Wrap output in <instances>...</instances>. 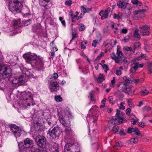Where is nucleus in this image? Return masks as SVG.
<instances>
[{"instance_id": "1", "label": "nucleus", "mask_w": 152, "mask_h": 152, "mask_svg": "<svg viewBox=\"0 0 152 152\" xmlns=\"http://www.w3.org/2000/svg\"><path fill=\"white\" fill-rule=\"evenodd\" d=\"M58 119L61 123L64 126L66 127L64 131L65 134L67 136H70L71 134L72 133V131L71 129V125L70 124V121L69 119H65V118H68L70 117L72 118V114L71 112L69 111L68 108H66L65 110H61L60 111L58 110Z\"/></svg>"}, {"instance_id": "2", "label": "nucleus", "mask_w": 152, "mask_h": 152, "mask_svg": "<svg viewBox=\"0 0 152 152\" xmlns=\"http://www.w3.org/2000/svg\"><path fill=\"white\" fill-rule=\"evenodd\" d=\"M21 95L22 97L19 102L20 106H22L23 105L25 106H30L35 104L31 92L28 91L23 92L21 93Z\"/></svg>"}, {"instance_id": "3", "label": "nucleus", "mask_w": 152, "mask_h": 152, "mask_svg": "<svg viewBox=\"0 0 152 152\" xmlns=\"http://www.w3.org/2000/svg\"><path fill=\"white\" fill-rule=\"evenodd\" d=\"M96 105L93 106L89 110V113L86 117V120L88 124L95 122L98 119L97 114V108Z\"/></svg>"}, {"instance_id": "4", "label": "nucleus", "mask_w": 152, "mask_h": 152, "mask_svg": "<svg viewBox=\"0 0 152 152\" xmlns=\"http://www.w3.org/2000/svg\"><path fill=\"white\" fill-rule=\"evenodd\" d=\"M28 77L26 76L19 74H16L12 77L11 80L13 86H15L17 85H23L27 81Z\"/></svg>"}, {"instance_id": "5", "label": "nucleus", "mask_w": 152, "mask_h": 152, "mask_svg": "<svg viewBox=\"0 0 152 152\" xmlns=\"http://www.w3.org/2000/svg\"><path fill=\"white\" fill-rule=\"evenodd\" d=\"M34 141L29 138H27L24 140L23 142L18 144V146L21 151H24L28 148L33 149L34 148Z\"/></svg>"}, {"instance_id": "6", "label": "nucleus", "mask_w": 152, "mask_h": 152, "mask_svg": "<svg viewBox=\"0 0 152 152\" xmlns=\"http://www.w3.org/2000/svg\"><path fill=\"white\" fill-rule=\"evenodd\" d=\"M61 132L60 127L56 126L53 128L51 130L49 129L48 131V134L53 139L58 137Z\"/></svg>"}, {"instance_id": "7", "label": "nucleus", "mask_w": 152, "mask_h": 152, "mask_svg": "<svg viewBox=\"0 0 152 152\" xmlns=\"http://www.w3.org/2000/svg\"><path fill=\"white\" fill-rule=\"evenodd\" d=\"M23 57L26 60V62L30 63L32 61H36L38 57L35 53L28 52L23 55Z\"/></svg>"}, {"instance_id": "8", "label": "nucleus", "mask_w": 152, "mask_h": 152, "mask_svg": "<svg viewBox=\"0 0 152 152\" xmlns=\"http://www.w3.org/2000/svg\"><path fill=\"white\" fill-rule=\"evenodd\" d=\"M45 61L43 58L40 56L38 58L35 63L36 68L38 70L43 71L45 69Z\"/></svg>"}, {"instance_id": "9", "label": "nucleus", "mask_w": 152, "mask_h": 152, "mask_svg": "<svg viewBox=\"0 0 152 152\" xmlns=\"http://www.w3.org/2000/svg\"><path fill=\"white\" fill-rule=\"evenodd\" d=\"M64 152H80V151L78 147L70 143H67L64 147Z\"/></svg>"}, {"instance_id": "10", "label": "nucleus", "mask_w": 152, "mask_h": 152, "mask_svg": "<svg viewBox=\"0 0 152 152\" xmlns=\"http://www.w3.org/2000/svg\"><path fill=\"white\" fill-rule=\"evenodd\" d=\"M35 141L38 146L41 148L45 147L46 140L44 136L40 135L37 136Z\"/></svg>"}, {"instance_id": "11", "label": "nucleus", "mask_w": 152, "mask_h": 152, "mask_svg": "<svg viewBox=\"0 0 152 152\" xmlns=\"http://www.w3.org/2000/svg\"><path fill=\"white\" fill-rule=\"evenodd\" d=\"M9 127L11 131L16 138L20 136L21 130L19 127L13 124L9 125Z\"/></svg>"}, {"instance_id": "12", "label": "nucleus", "mask_w": 152, "mask_h": 152, "mask_svg": "<svg viewBox=\"0 0 152 152\" xmlns=\"http://www.w3.org/2000/svg\"><path fill=\"white\" fill-rule=\"evenodd\" d=\"M129 0H121L117 3V6L120 8L125 9L127 7V10H131L132 7L130 4L128 3Z\"/></svg>"}, {"instance_id": "13", "label": "nucleus", "mask_w": 152, "mask_h": 152, "mask_svg": "<svg viewBox=\"0 0 152 152\" xmlns=\"http://www.w3.org/2000/svg\"><path fill=\"white\" fill-rule=\"evenodd\" d=\"M140 31L141 34L143 36H148L150 35V32L149 30L150 29V27L146 24H144L140 26L139 27Z\"/></svg>"}, {"instance_id": "14", "label": "nucleus", "mask_w": 152, "mask_h": 152, "mask_svg": "<svg viewBox=\"0 0 152 152\" xmlns=\"http://www.w3.org/2000/svg\"><path fill=\"white\" fill-rule=\"evenodd\" d=\"M11 70L9 67L3 66L0 70V75L1 74L4 77H7L9 76Z\"/></svg>"}, {"instance_id": "15", "label": "nucleus", "mask_w": 152, "mask_h": 152, "mask_svg": "<svg viewBox=\"0 0 152 152\" xmlns=\"http://www.w3.org/2000/svg\"><path fill=\"white\" fill-rule=\"evenodd\" d=\"M145 12L146 10H135L132 15V17L134 20L138 19L144 16L143 13Z\"/></svg>"}, {"instance_id": "16", "label": "nucleus", "mask_w": 152, "mask_h": 152, "mask_svg": "<svg viewBox=\"0 0 152 152\" xmlns=\"http://www.w3.org/2000/svg\"><path fill=\"white\" fill-rule=\"evenodd\" d=\"M50 0H39V5L45 7V9L48 10L50 9L52 6V4H49Z\"/></svg>"}, {"instance_id": "17", "label": "nucleus", "mask_w": 152, "mask_h": 152, "mask_svg": "<svg viewBox=\"0 0 152 152\" xmlns=\"http://www.w3.org/2000/svg\"><path fill=\"white\" fill-rule=\"evenodd\" d=\"M121 86L122 87L121 91L126 93L129 94L131 91L130 87L126 83H121L118 85V87Z\"/></svg>"}, {"instance_id": "18", "label": "nucleus", "mask_w": 152, "mask_h": 152, "mask_svg": "<svg viewBox=\"0 0 152 152\" xmlns=\"http://www.w3.org/2000/svg\"><path fill=\"white\" fill-rule=\"evenodd\" d=\"M127 132L129 134H132L134 132V134L138 136H140L141 137L142 136L140 133V131L137 128L135 127L134 128L132 127H129L127 129Z\"/></svg>"}, {"instance_id": "19", "label": "nucleus", "mask_w": 152, "mask_h": 152, "mask_svg": "<svg viewBox=\"0 0 152 152\" xmlns=\"http://www.w3.org/2000/svg\"><path fill=\"white\" fill-rule=\"evenodd\" d=\"M49 88L51 92L56 91L59 89V85L56 81L50 83Z\"/></svg>"}, {"instance_id": "20", "label": "nucleus", "mask_w": 152, "mask_h": 152, "mask_svg": "<svg viewBox=\"0 0 152 152\" xmlns=\"http://www.w3.org/2000/svg\"><path fill=\"white\" fill-rule=\"evenodd\" d=\"M110 12V10H101L99 13V15L101 16L102 20L106 18Z\"/></svg>"}, {"instance_id": "21", "label": "nucleus", "mask_w": 152, "mask_h": 152, "mask_svg": "<svg viewBox=\"0 0 152 152\" xmlns=\"http://www.w3.org/2000/svg\"><path fill=\"white\" fill-rule=\"evenodd\" d=\"M143 66V64H139L137 63L135 64L134 66L131 68L130 70V72L133 73L136 71L138 68H142Z\"/></svg>"}, {"instance_id": "22", "label": "nucleus", "mask_w": 152, "mask_h": 152, "mask_svg": "<svg viewBox=\"0 0 152 152\" xmlns=\"http://www.w3.org/2000/svg\"><path fill=\"white\" fill-rule=\"evenodd\" d=\"M97 134L98 133L96 130H93L92 134H90L91 140L95 141V142L97 141L98 140Z\"/></svg>"}, {"instance_id": "23", "label": "nucleus", "mask_w": 152, "mask_h": 152, "mask_svg": "<svg viewBox=\"0 0 152 152\" xmlns=\"http://www.w3.org/2000/svg\"><path fill=\"white\" fill-rule=\"evenodd\" d=\"M53 146L51 148V152H58V145L55 143H53Z\"/></svg>"}, {"instance_id": "24", "label": "nucleus", "mask_w": 152, "mask_h": 152, "mask_svg": "<svg viewBox=\"0 0 152 152\" xmlns=\"http://www.w3.org/2000/svg\"><path fill=\"white\" fill-rule=\"evenodd\" d=\"M105 80L104 75L102 74H99L98 77V79L97 80V83H101Z\"/></svg>"}, {"instance_id": "25", "label": "nucleus", "mask_w": 152, "mask_h": 152, "mask_svg": "<svg viewBox=\"0 0 152 152\" xmlns=\"http://www.w3.org/2000/svg\"><path fill=\"white\" fill-rule=\"evenodd\" d=\"M115 121V123L117 122L119 124H122L124 122V120L123 118L120 117L116 118L115 117H113L112 118Z\"/></svg>"}, {"instance_id": "26", "label": "nucleus", "mask_w": 152, "mask_h": 152, "mask_svg": "<svg viewBox=\"0 0 152 152\" xmlns=\"http://www.w3.org/2000/svg\"><path fill=\"white\" fill-rule=\"evenodd\" d=\"M130 116V120L132 123L134 125L136 124L137 123L138 119L132 114H131Z\"/></svg>"}, {"instance_id": "27", "label": "nucleus", "mask_w": 152, "mask_h": 152, "mask_svg": "<svg viewBox=\"0 0 152 152\" xmlns=\"http://www.w3.org/2000/svg\"><path fill=\"white\" fill-rule=\"evenodd\" d=\"M141 45L140 43L138 42H135L133 45L134 49L132 50V52L134 53L135 50L138 49L140 47Z\"/></svg>"}, {"instance_id": "28", "label": "nucleus", "mask_w": 152, "mask_h": 152, "mask_svg": "<svg viewBox=\"0 0 152 152\" xmlns=\"http://www.w3.org/2000/svg\"><path fill=\"white\" fill-rule=\"evenodd\" d=\"M111 57V58L113 60H115V62L116 63H118L120 61V60L118 59L117 56H116L115 53L114 52H113L110 54Z\"/></svg>"}, {"instance_id": "29", "label": "nucleus", "mask_w": 152, "mask_h": 152, "mask_svg": "<svg viewBox=\"0 0 152 152\" xmlns=\"http://www.w3.org/2000/svg\"><path fill=\"white\" fill-rule=\"evenodd\" d=\"M131 2L133 4L136 5L138 8H140L142 6V3L137 0H132Z\"/></svg>"}, {"instance_id": "30", "label": "nucleus", "mask_w": 152, "mask_h": 152, "mask_svg": "<svg viewBox=\"0 0 152 152\" xmlns=\"http://www.w3.org/2000/svg\"><path fill=\"white\" fill-rule=\"evenodd\" d=\"M149 93V91L146 89H143L141 90L140 92V94L143 96L148 95Z\"/></svg>"}, {"instance_id": "31", "label": "nucleus", "mask_w": 152, "mask_h": 152, "mask_svg": "<svg viewBox=\"0 0 152 152\" xmlns=\"http://www.w3.org/2000/svg\"><path fill=\"white\" fill-rule=\"evenodd\" d=\"M144 80L143 78H141L139 79H134L133 81V82L136 84H140L143 82Z\"/></svg>"}, {"instance_id": "32", "label": "nucleus", "mask_w": 152, "mask_h": 152, "mask_svg": "<svg viewBox=\"0 0 152 152\" xmlns=\"http://www.w3.org/2000/svg\"><path fill=\"white\" fill-rule=\"evenodd\" d=\"M134 36L137 38L140 39V35L139 33V30L136 29L134 32Z\"/></svg>"}, {"instance_id": "33", "label": "nucleus", "mask_w": 152, "mask_h": 152, "mask_svg": "<svg viewBox=\"0 0 152 152\" xmlns=\"http://www.w3.org/2000/svg\"><path fill=\"white\" fill-rule=\"evenodd\" d=\"M83 10V12L82 11V12L80 14V16L77 17H76V18H77L76 19L77 20H79L80 18H82L83 17V15H84V14L85 13H86L87 12H88L89 10Z\"/></svg>"}, {"instance_id": "34", "label": "nucleus", "mask_w": 152, "mask_h": 152, "mask_svg": "<svg viewBox=\"0 0 152 152\" xmlns=\"http://www.w3.org/2000/svg\"><path fill=\"white\" fill-rule=\"evenodd\" d=\"M123 79L125 82L126 83H132V81L130 79V78L128 77L125 76L124 77Z\"/></svg>"}, {"instance_id": "35", "label": "nucleus", "mask_w": 152, "mask_h": 152, "mask_svg": "<svg viewBox=\"0 0 152 152\" xmlns=\"http://www.w3.org/2000/svg\"><path fill=\"white\" fill-rule=\"evenodd\" d=\"M117 56L118 57V59H120L122 55V54L121 52L120 51V50L119 49H117Z\"/></svg>"}, {"instance_id": "36", "label": "nucleus", "mask_w": 152, "mask_h": 152, "mask_svg": "<svg viewBox=\"0 0 152 152\" xmlns=\"http://www.w3.org/2000/svg\"><path fill=\"white\" fill-rule=\"evenodd\" d=\"M14 26H18L21 23V21L20 20H14L13 21Z\"/></svg>"}, {"instance_id": "37", "label": "nucleus", "mask_w": 152, "mask_h": 152, "mask_svg": "<svg viewBox=\"0 0 152 152\" xmlns=\"http://www.w3.org/2000/svg\"><path fill=\"white\" fill-rule=\"evenodd\" d=\"M55 99L56 101L57 102H61L62 100V98L60 96H55Z\"/></svg>"}, {"instance_id": "38", "label": "nucleus", "mask_w": 152, "mask_h": 152, "mask_svg": "<svg viewBox=\"0 0 152 152\" xmlns=\"http://www.w3.org/2000/svg\"><path fill=\"white\" fill-rule=\"evenodd\" d=\"M130 142L131 144L136 143L138 142V140L136 138H133L130 140Z\"/></svg>"}, {"instance_id": "39", "label": "nucleus", "mask_w": 152, "mask_h": 152, "mask_svg": "<svg viewBox=\"0 0 152 152\" xmlns=\"http://www.w3.org/2000/svg\"><path fill=\"white\" fill-rule=\"evenodd\" d=\"M101 65L103 69H105L104 72L106 74L107 73V71L109 69L108 66L106 64H102Z\"/></svg>"}, {"instance_id": "40", "label": "nucleus", "mask_w": 152, "mask_h": 152, "mask_svg": "<svg viewBox=\"0 0 152 152\" xmlns=\"http://www.w3.org/2000/svg\"><path fill=\"white\" fill-rule=\"evenodd\" d=\"M119 127L118 126H114L113 127L112 130L115 133H117L118 131Z\"/></svg>"}, {"instance_id": "41", "label": "nucleus", "mask_w": 152, "mask_h": 152, "mask_svg": "<svg viewBox=\"0 0 152 152\" xmlns=\"http://www.w3.org/2000/svg\"><path fill=\"white\" fill-rule=\"evenodd\" d=\"M123 49L124 50L127 51H131L132 50V48L131 47H129L127 46L123 47Z\"/></svg>"}, {"instance_id": "42", "label": "nucleus", "mask_w": 152, "mask_h": 152, "mask_svg": "<svg viewBox=\"0 0 152 152\" xmlns=\"http://www.w3.org/2000/svg\"><path fill=\"white\" fill-rule=\"evenodd\" d=\"M108 99L109 102L112 104H113L115 103V101L113 100L112 96H110L108 97Z\"/></svg>"}, {"instance_id": "43", "label": "nucleus", "mask_w": 152, "mask_h": 152, "mask_svg": "<svg viewBox=\"0 0 152 152\" xmlns=\"http://www.w3.org/2000/svg\"><path fill=\"white\" fill-rule=\"evenodd\" d=\"M36 28L37 29V30L35 31L37 32L39 31L41 29V27L40 25H37L36 27H34L33 28V29L34 30H35Z\"/></svg>"}, {"instance_id": "44", "label": "nucleus", "mask_w": 152, "mask_h": 152, "mask_svg": "<svg viewBox=\"0 0 152 152\" xmlns=\"http://www.w3.org/2000/svg\"><path fill=\"white\" fill-rule=\"evenodd\" d=\"M98 42V40H94L93 41L92 43V46L94 47V48H95L96 47V45L97 44Z\"/></svg>"}, {"instance_id": "45", "label": "nucleus", "mask_w": 152, "mask_h": 152, "mask_svg": "<svg viewBox=\"0 0 152 152\" xmlns=\"http://www.w3.org/2000/svg\"><path fill=\"white\" fill-rule=\"evenodd\" d=\"M128 104L129 106L130 107H133V104L132 102V100L131 99H129L128 100Z\"/></svg>"}, {"instance_id": "46", "label": "nucleus", "mask_w": 152, "mask_h": 152, "mask_svg": "<svg viewBox=\"0 0 152 152\" xmlns=\"http://www.w3.org/2000/svg\"><path fill=\"white\" fill-rule=\"evenodd\" d=\"M89 96L91 100V101H94L95 99L94 98V94L93 93V92L92 91H91L89 95Z\"/></svg>"}, {"instance_id": "47", "label": "nucleus", "mask_w": 152, "mask_h": 152, "mask_svg": "<svg viewBox=\"0 0 152 152\" xmlns=\"http://www.w3.org/2000/svg\"><path fill=\"white\" fill-rule=\"evenodd\" d=\"M121 14L120 15V14H119L118 15H117V14L115 13H114V16H113V18L114 19H119L120 18L121 16Z\"/></svg>"}, {"instance_id": "48", "label": "nucleus", "mask_w": 152, "mask_h": 152, "mask_svg": "<svg viewBox=\"0 0 152 152\" xmlns=\"http://www.w3.org/2000/svg\"><path fill=\"white\" fill-rule=\"evenodd\" d=\"M31 23V20L29 19L25 21L24 23V24L25 26H27L29 25Z\"/></svg>"}, {"instance_id": "49", "label": "nucleus", "mask_w": 152, "mask_h": 152, "mask_svg": "<svg viewBox=\"0 0 152 152\" xmlns=\"http://www.w3.org/2000/svg\"><path fill=\"white\" fill-rule=\"evenodd\" d=\"M85 29V25L82 24L80 25V26L79 27V30L80 31H81L84 30Z\"/></svg>"}, {"instance_id": "50", "label": "nucleus", "mask_w": 152, "mask_h": 152, "mask_svg": "<svg viewBox=\"0 0 152 152\" xmlns=\"http://www.w3.org/2000/svg\"><path fill=\"white\" fill-rule=\"evenodd\" d=\"M142 109L144 111H148L151 110V108L148 106L143 107Z\"/></svg>"}, {"instance_id": "51", "label": "nucleus", "mask_w": 152, "mask_h": 152, "mask_svg": "<svg viewBox=\"0 0 152 152\" xmlns=\"http://www.w3.org/2000/svg\"><path fill=\"white\" fill-rule=\"evenodd\" d=\"M72 3V1L71 0H69L66 1L65 2V4L66 5L69 6L71 5Z\"/></svg>"}, {"instance_id": "52", "label": "nucleus", "mask_w": 152, "mask_h": 152, "mask_svg": "<svg viewBox=\"0 0 152 152\" xmlns=\"http://www.w3.org/2000/svg\"><path fill=\"white\" fill-rule=\"evenodd\" d=\"M124 103L123 102H121L120 105V109H121L122 110H124L125 108V106H124Z\"/></svg>"}, {"instance_id": "53", "label": "nucleus", "mask_w": 152, "mask_h": 152, "mask_svg": "<svg viewBox=\"0 0 152 152\" xmlns=\"http://www.w3.org/2000/svg\"><path fill=\"white\" fill-rule=\"evenodd\" d=\"M33 149L34 150V152H45L43 150H39L38 148H35V147L34 148H33Z\"/></svg>"}, {"instance_id": "54", "label": "nucleus", "mask_w": 152, "mask_h": 152, "mask_svg": "<svg viewBox=\"0 0 152 152\" xmlns=\"http://www.w3.org/2000/svg\"><path fill=\"white\" fill-rule=\"evenodd\" d=\"M146 123L142 122L139 123L138 124L139 126L142 128L146 126Z\"/></svg>"}, {"instance_id": "55", "label": "nucleus", "mask_w": 152, "mask_h": 152, "mask_svg": "<svg viewBox=\"0 0 152 152\" xmlns=\"http://www.w3.org/2000/svg\"><path fill=\"white\" fill-rule=\"evenodd\" d=\"M131 112V109L130 108H128L127 109L126 111V113L127 115L130 116L131 114L130 115Z\"/></svg>"}, {"instance_id": "56", "label": "nucleus", "mask_w": 152, "mask_h": 152, "mask_svg": "<svg viewBox=\"0 0 152 152\" xmlns=\"http://www.w3.org/2000/svg\"><path fill=\"white\" fill-rule=\"evenodd\" d=\"M129 39V35H127V36L125 37H124V40L125 42H127Z\"/></svg>"}, {"instance_id": "57", "label": "nucleus", "mask_w": 152, "mask_h": 152, "mask_svg": "<svg viewBox=\"0 0 152 152\" xmlns=\"http://www.w3.org/2000/svg\"><path fill=\"white\" fill-rule=\"evenodd\" d=\"M125 13L127 16H129L131 14V12L130 10H125Z\"/></svg>"}, {"instance_id": "58", "label": "nucleus", "mask_w": 152, "mask_h": 152, "mask_svg": "<svg viewBox=\"0 0 152 152\" xmlns=\"http://www.w3.org/2000/svg\"><path fill=\"white\" fill-rule=\"evenodd\" d=\"M80 55L83 56L85 58H86L87 59L88 62L89 63L90 62V61L89 60L88 58L83 53H82L80 54Z\"/></svg>"}, {"instance_id": "59", "label": "nucleus", "mask_w": 152, "mask_h": 152, "mask_svg": "<svg viewBox=\"0 0 152 152\" xmlns=\"http://www.w3.org/2000/svg\"><path fill=\"white\" fill-rule=\"evenodd\" d=\"M119 134L121 135L125 136L126 135V134L124 132L123 129L121 130Z\"/></svg>"}, {"instance_id": "60", "label": "nucleus", "mask_w": 152, "mask_h": 152, "mask_svg": "<svg viewBox=\"0 0 152 152\" xmlns=\"http://www.w3.org/2000/svg\"><path fill=\"white\" fill-rule=\"evenodd\" d=\"M115 83V77H113V79L111 81V86L113 87H114V84Z\"/></svg>"}, {"instance_id": "61", "label": "nucleus", "mask_w": 152, "mask_h": 152, "mask_svg": "<svg viewBox=\"0 0 152 152\" xmlns=\"http://www.w3.org/2000/svg\"><path fill=\"white\" fill-rule=\"evenodd\" d=\"M115 74L117 76H120L121 74V72L120 70H117L115 72Z\"/></svg>"}, {"instance_id": "62", "label": "nucleus", "mask_w": 152, "mask_h": 152, "mask_svg": "<svg viewBox=\"0 0 152 152\" xmlns=\"http://www.w3.org/2000/svg\"><path fill=\"white\" fill-rule=\"evenodd\" d=\"M147 68H152V62H149L147 63Z\"/></svg>"}, {"instance_id": "63", "label": "nucleus", "mask_w": 152, "mask_h": 152, "mask_svg": "<svg viewBox=\"0 0 152 152\" xmlns=\"http://www.w3.org/2000/svg\"><path fill=\"white\" fill-rule=\"evenodd\" d=\"M52 77L54 79H56L58 77V75L57 73H54L53 74Z\"/></svg>"}, {"instance_id": "64", "label": "nucleus", "mask_w": 152, "mask_h": 152, "mask_svg": "<svg viewBox=\"0 0 152 152\" xmlns=\"http://www.w3.org/2000/svg\"><path fill=\"white\" fill-rule=\"evenodd\" d=\"M127 32V30L126 28H123L121 30V33L123 34H126Z\"/></svg>"}]
</instances>
